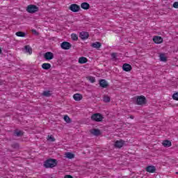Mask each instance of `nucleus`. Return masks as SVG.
Masks as SVG:
<instances>
[{
	"instance_id": "nucleus-7",
	"label": "nucleus",
	"mask_w": 178,
	"mask_h": 178,
	"mask_svg": "<svg viewBox=\"0 0 178 178\" xmlns=\"http://www.w3.org/2000/svg\"><path fill=\"white\" fill-rule=\"evenodd\" d=\"M53 58H54V53L51 51H47L44 54V58L46 59V60H52Z\"/></svg>"
},
{
	"instance_id": "nucleus-35",
	"label": "nucleus",
	"mask_w": 178,
	"mask_h": 178,
	"mask_svg": "<svg viewBox=\"0 0 178 178\" xmlns=\"http://www.w3.org/2000/svg\"><path fill=\"white\" fill-rule=\"evenodd\" d=\"M31 31L33 33V34H35V35H40V33L36 31L35 29H32Z\"/></svg>"
},
{
	"instance_id": "nucleus-33",
	"label": "nucleus",
	"mask_w": 178,
	"mask_h": 178,
	"mask_svg": "<svg viewBox=\"0 0 178 178\" xmlns=\"http://www.w3.org/2000/svg\"><path fill=\"white\" fill-rule=\"evenodd\" d=\"M47 140H48L49 141L54 142V141H55V138H54V136H52V135L48 136Z\"/></svg>"
},
{
	"instance_id": "nucleus-32",
	"label": "nucleus",
	"mask_w": 178,
	"mask_h": 178,
	"mask_svg": "<svg viewBox=\"0 0 178 178\" xmlns=\"http://www.w3.org/2000/svg\"><path fill=\"white\" fill-rule=\"evenodd\" d=\"M12 148H14L15 149H17L19 148V143H14L11 145Z\"/></svg>"
},
{
	"instance_id": "nucleus-4",
	"label": "nucleus",
	"mask_w": 178,
	"mask_h": 178,
	"mask_svg": "<svg viewBox=\"0 0 178 178\" xmlns=\"http://www.w3.org/2000/svg\"><path fill=\"white\" fill-rule=\"evenodd\" d=\"M147 104V99L144 96H138L136 98L137 105H145Z\"/></svg>"
},
{
	"instance_id": "nucleus-2",
	"label": "nucleus",
	"mask_w": 178,
	"mask_h": 178,
	"mask_svg": "<svg viewBox=\"0 0 178 178\" xmlns=\"http://www.w3.org/2000/svg\"><path fill=\"white\" fill-rule=\"evenodd\" d=\"M103 120L104 116L102 115V114L99 113H94L91 116V120H93V122H102Z\"/></svg>"
},
{
	"instance_id": "nucleus-11",
	"label": "nucleus",
	"mask_w": 178,
	"mask_h": 178,
	"mask_svg": "<svg viewBox=\"0 0 178 178\" xmlns=\"http://www.w3.org/2000/svg\"><path fill=\"white\" fill-rule=\"evenodd\" d=\"M153 41L155 44H161L163 42V39L161 36H154L153 38Z\"/></svg>"
},
{
	"instance_id": "nucleus-16",
	"label": "nucleus",
	"mask_w": 178,
	"mask_h": 178,
	"mask_svg": "<svg viewBox=\"0 0 178 178\" xmlns=\"http://www.w3.org/2000/svg\"><path fill=\"white\" fill-rule=\"evenodd\" d=\"M23 131H19V129H15L13 132V135L16 137H23Z\"/></svg>"
},
{
	"instance_id": "nucleus-3",
	"label": "nucleus",
	"mask_w": 178,
	"mask_h": 178,
	"mask_svg": "<svg viewBox=\"0 0 178 178\" xmlns=\"http://www.w3.org/2000/svg\"><path fill=\"white\" fill-rule=\"evenodd\" d=\"M38 10H40V8L33 4L29 5L26 8V12H28V13H35V12H38Z\"/></svg>"
},
{
	"instance_id": "nucleus-19",
	"label": "nucleus",
	"mask_w": 178,
	"mask_h": 178,
	"mask_svg": "<svg viewBox=\"0 0 178 178\" xmlns=\"http://www.w3.org/2000/svg\"><path fill=\"white\" fill-rule=\"evenodd\" d=\"M162 145H163V147H172V142H170V140H163L162 143Z\"/></svg>"
},
{
	"instance_id": "nucleus-31",
	"label": "nucleus",
	"mask_w": 178,
	"mask_h": 178,
	"mask_svg": "<svg viewBox=\"0 0 178 178\" xmlns=\"http://www.w3.org/2000/svg\"><path fill=\"white\" fill-rule=\"evenodd\" d=\"M172 99L178 101V92H175L172 95Z\"/></svg>"
},
{
	"instance_id": "nucleus-39",
	"label": "nucleus",
	"mask_w": 178,
	"mask_h": 178,
	"mask_svg": "<svg viewBox=\"0 0 178 178\" xmlns=\"http://www.w3.org/2000/svg\"><path fill=\"white\" fill-rule=\"evenodd\" d=\"M0 54H2V49L0 48Z\"/></svg>"
},
{
	"instance_id": "nucleus-8",
	"label": "nucleus",
	"mask_w": 178,
	"mask_h": 178,
	"mask_svg": "<svg viewBox=\"0 0 178 178\" xmlns=\"http://www.w3.org/2000/svg\"><path fill=\"white\" fill-rule=\"evenodd\" d=\"M124 143L125 142L123 140H116L114 147L115 148H122L124 145Z\"/></svg>"
},
{
	"instance_id": "nucleus-37",
	"label": "nucleus",
	"mask_w": 178,
	"mask_h": 178,
	"mask_svg": "<svg viewBox=\"0 0 178 178\" xmlns=\"http://www.w3.org/2000/svg\"><path fill=\"white\" fill-rule=\"evenodd\" d=\"M64 178H73V176L70 175H65Z\"/></svg>"
},
{
	"instance_id": "nucleus-9",
	"label": "nucleus",
	"mask_w": 178,
	"mask_h": 178,
	"mask_svg": "<svg viewBox=\"0 0 178 178\" xmlns=\"http://www.w3.org/2000/svg\"><path fill=\"white\" fill-rule=\"evenodd\" d=\"M79 37L81 40H87L90 37V33L88 32L82 31L79 33Z\"/></svg>"
},
{
	"instance_id": "nucleus-12",
	"label": "nucleus",
	"mask_w": 178,
	"mask_h": 178,
	"mask_svg": "<svg viewBox=\"0 0 178 178\" xmlns=\"http://www.w3.org/2000/svg\"><path fill=\"white\" fill-rule=\"evenodd\" d=\"M146 172L149 173H155L156 172V168L154 165H149L146 168Z\"/></svg>"
},
{
	"instance_id": "nucleus-34",
	"label": "nucleus",
	"mask_w": 178,
	"mask_h": 178,
	"mask_svg": "<svg viewBox=\"0 0 178 178\" xmlns=\"http://www.w3.org/2000/svg\"><path fill=\"white\" fill-rule=\"evenodd\" d=\"M172 6H173L175 9H178V1L174 2Z\"/></svg>"
},
{
	"instance_id": "nucleus-18",
	"label": "nucleus",
	"mask_w": 178,
	"mask_h": 178,
	"mask_svg": "<svg viewBox=\"0 0 178 178\" xmlns=\"http://www.w3.org/2000/svg\"><path fill=\"white\" fill-rule=\"evenodd\" d=\"M81 8L85 10H88L90 9V4L87 2H83L81 4Z\"/></svg>"
},
{
	"instance_id": "nucleus-1",
	"label": "nucleus",
	"mask_w": 178,
	"mask_h": 178,
	"mask_svg": "<svg viewBox=\"0 0 178 178\" xmlns=\"http://www.w3.org/2000/svg\"><path fill=\"white\" fill-rule=\"evenodd\" d=\"M58 165V161L54 159H49L44 161V166L46 169L55 168Z\"/></svg>"
},
{
	"instance_id": "nucleus-17",
	"label": "nucleus",
	"mask_w": 178,
	"mask_h": 178,
	"mask_svg": "<svg viewBox=\"0 0 178 178\" xmlns=\"http://www.w3.org/2000/svg\"><path fill=\"white\" fill-rule=\"evenodd\" d=\"M24 49L26 54H29V55H31V54H33V49L30 47V45L24 46Z\"/></svg>"
},
{
	"instance_id": "nucleus-20",
	"label": "nucleus",
	"mask_w": 178,
	"mask_h": 178,
	"mask_svg": "<svg viewBox=\"0 0 178 178\" xmlns=\"http://www.w3.org/2000/svg\"><path fill=\"white\" fill-rule=\"evenodd\" d=\"M102 44H101V42H95L94 43H92L91 47H92V48H96L97 49H99L100 47H102Z\"/></svg>"
},
{
	"instance_id": "nucleus-14",
	"label": "nucleus",
	"mask_w": 178,
	"mask_h": 178,
	"mask_svg": "<svg viewBox=\"0 0 178 178\" xmlns=\"http://www.w3.org/2000/svg\"><path fill=\"white\" fill-rule=\"evenodd\" d=\"M99 86L100 87H102V88H106L109 85L108 84V82H106V80L101 79L99 81Z\"/></svg>"
},
{
	"instance_id": "nucleus-38",
	"label": "nucleus",
	"mask_w": 178,
	"mask_h": 178,
	"mask_svg": "<svg viewBox=\"0 0 178 178\" xmlns=\"http://www.w3.org/2000/svg\"><path fill=\"white\" fill-rule=\"evenodd\" d=\"M129 118H130V119H134V115H130Z\"/></svg>"
},
{
	"instance_id": "nucleus-40",
	"label": "nucleus",
	"mask_w": 178,
	"mask_h": 178,
	"mask_svg": "<svg viewBox=\"0 0 178 178\" xmlns=\"http://www.w3.org/2000/svg\"><path fill=\"white\" fill-rule=\"evenodd\" d=\"M176 175H178V172H176Z\"/></svg>"
},
{
	"instance_id": "nucleus-6",
	"label": "nucleus",
	"mask_w": 178,
	"mask_h": 178,
	"mask_svg": "<svg viewBox=\"0 0 178 178\" xmlns=\"http://www.w3.org/2000/svg\"><path fill=\"white\" fill-rule=\"evenodd\" d=\"M60 47L62 49L67 50L72 48V44L69 42H63L60 44Z\"/></svg>"
},
{
	"instance_id": "nucleus-10",
	"label": "nucleus",
	"mask_w": 178,
	"mask_h": 178,
	"mask_svg": "<svg viewBox=\"0 0 178 178\" xmlns=\"http://www.w3.org/2000/svg\"><path fill=\"white\" fill-rule=\"evenodd\" d=\"M90 133L91 134H92L93 136H96L98 137V136H101V134H102V133L101 132V130L98 129H93L90 130Z\"/></svg>"
},
{
	"instance_id": "nucleus-5",
	"label": "nucleus",
	"mask_w": 178,
	"mask_h": 178,
	"mask_svg": "<svg viewBox=\"0 0 178 178\" xmlns=\"http://www.w3.org/2000/svg\"><path fill=\"white\" fill-rule=\"evenodd\" d=\"M69 9L72 12H74V13H76L80 10V6H79L76 3L71 4L69 7Z\"/></svg>"
},
{
	"instance_id": "nucleus-13",
	"label": "nucleus",
	"mask_w": 178,
	"mask_h": 178,
	"mask_svg": "<svg viewBox=\"0 0 178 178\" xmlns=\"http://www.w3.org/2000/svg\"><path fill=\"white\" fill-rule=\"evenodd\" d=\"M131 69H132V67L130 64L124 63L122 65V70H124V72H130L131 70Z\"/></svg>"
},
{
	"instance_id": "nucleus-30",
	"label": "nucleus",
	"mask_w": 178,
	"mask_h": 178,
	"mask_svg": "<svg viewBox=\"0 0 178 178\" xmlns=\"http://www.w3.org/2000/svg\"><path fill=\"white\" fill-rule=\"evenodd\" d=\"M87 79L89 80V81H90V83H95V77L88 76Z\"/></svg>"
},
{
	"instance_id": "nucleus-21",
	"label": "nucleus",
	"mask_w": 178,
	"mask_h": 178,
	"mask_svg": "<svg viewBox=\"0 0 178 178\" xmlns=\"http://www.w3.org/2000/svg\"><path fill=\"white\" fill-rule=\"evenodd\" d=\"M88 61V60L86 57H81L79 58V60H78L79 63H81V64L87 63Z\"/></svg>"
},
{
	"instance_id": "nucleus-36",
	"label": "nucleus",
	"mask_w": 178,
	"mask_h": 178,
	"mask_svg": "<svg viewBox=\"0 0 178 178\" xmlns=\"http://www.w3.org/2000/svg\"><path fill=\"white\" fill-rule=\"evenodd\" d=\"M117 55H118L117 53H112V54H111L112 59H116Z\"/></svg>"
},
{
	"instance_id": "nucleus-24",
	"label": "nucleus",
	"mask_w": 178,
	"mask_h": 178,
	"mask_svg": "<svg viewBox=\"0 0 178 178\" xmlns=\"http://www.w3.org/2000/svg\"><path fill=\"white\" fill-rule=\"evenodd\" d=\"M42 95L43 97H51V95H52V94L51 93V91L49 90H44L43 92L42 93Z\"/></svg>"
},
{
	"instance_id": "nucleus-28",
	"label": "nucleus",
	"mask_w": 178,
	"mask_h": 178,
	"mask_svg": "<svg viewBox=\"0 0 178 178\" xmlns=\"http://www.w3.org/2000/svg\"><path fill=\"white\" fill-rule=\"evenodd\" d=\"M103 101L104 102H106V103L111 102V97H109V96L108 95H104L103 98Z\"/></svg>"
},
{
	"instance_id": "nucleus-23",
	"label": "nucleus",
	"mask_w": 178,
	"mask_h": 178,
	"mask_svg": "<svg viewBox=\"0 0 178 178\" xmlns=\"http://www.w3.org/2000/svg\"><path fill=\"white\" fill-rule=\"evenodd\" d=\"M159 58L161 62H166L168 60V58L165 56V54H160Z\"/></svg>"
},
{
	"instance_id": "nucleus-22",
	"label": "nucleus",
	"mask_w": 178,
	"mask_h": 178,
	"mask_svg": "<svg viewBox=\"0 0 178 178\" xmlns=\"http://www.w3.org/2000/svg\"><path fill=\"white\" fill-rule=\"evenodd\" d=\"M42 68L44 69V70H49V69H51V65L49 63H43L42 65Z\"/></svg>"
},
{
	"instance_id": "nucleus-25",
	"label": "nucleus",
	"mask_w": 178,
	"mask_h": 178,
	"mask_svg": "<svg viewBox=\"0 0 178 178\" xmlns=\"http://www.w3.org/2000/svg\"><path fill=\"white\" fill-rule=\"evenodd\" d=\"M65 155L66 158H67L68 159H73V158H74V154L72 152H67Z\"/></svg>"
},
{
	"instance_id": "nucleus-29",
	"label": "nucleus",
	"mask_w": 178,
	"mask_h": 178,
	"mask_svg": "<svg viewBox=\"0 0 178 178\" xmlns=\"http://www.w3.org/2000/svg\"><path fill=\"white\" fill-rule=\"evenodd\" d=\"M64 120L66 122V123H72V120H70V118H69L67 115L64 116Z\"/></svg>"
},
{
	"instance_id": "nucleus-26",
	"label": "nucleus",
	"mask_w": 178,
	"mask_h": 178,
	"mask_svg": "<svg viewBox=\"0 0 178 178\" xmlns=\"http://www.w3.org/2000/svg\"><path fill=\"white\" fill-rule=\"evenodd\" d=\"M15 35L17 37H26V33L22 31L17 32Z\"/></svg>"
},
{
	"instance_id": "nucleus-15",
	"label": "nucleus",
	"mask_w": 178,
	"mask_h": 178,
	"mask_svg": "<svg viewBox=\"0 0 178 178\" xmlns=\"http://www.w3.org/2000/svg\"><path fill=\"white\" fill-rule=\"evenodd\" d=\"M74 101H81L83 99V95L80 93H76L73 95Z\"/></svg>"
},
{
	"instance_id": "nucleus-27",
	"label": "nucleus",
	"mask_w": 178,
	"mask_h": 178,
	"mask_svg": "<svg viewBox=\"0 0 178 178\" xmlns=\"http://www.w3.org/2000/svg\"><path fill=\"white\" fill-rule=\"evenodd\" d=\"M71 38L73 41H77L79 40V37L77 36V34H76V33H72Z\"/></svg>"
}]
</instances>
